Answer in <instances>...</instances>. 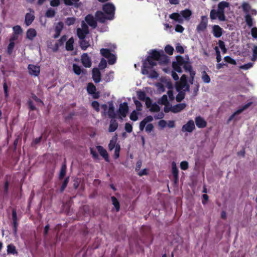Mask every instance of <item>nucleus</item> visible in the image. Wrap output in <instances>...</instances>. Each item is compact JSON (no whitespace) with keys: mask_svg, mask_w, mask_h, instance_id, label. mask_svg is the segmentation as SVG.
I'll return each instance as SVG.
<instances>
[{"mask_svg":"<svg viewBox=\"0 0 257 257\" xmlns=\"http://www.w3.org/2000/svg\"><path fill=\"white\" fill-rule=\"evenodd\" d=\"M176 50L178 53L180 54H183L184 53V48L179 43L177 44V46H176Z\"/></svg>","mask_w":257,"mask_h":257,"instance_id":"338daca9","label":"nucleus"},{"mask_svg":"<svg viewBox=\"0 0 257 257\" xmlns=\"http://www.w3.org/2000/svg\"><path fill=\"white\" fill-rule=\"evenodd\" d=\"M69 177L68 176V177H66L65 179V180H64V181L62 184V186L60 188V192H61V193L63 192L64 190L66 188V187L69 183Z\"/></svg>","mask_w":257,"mask_h":257,"instance_id":"a19ab883","label":"nucleus"},{"mask_svg":"<svg viewBox=\"0 0 257 257\" xmlns=\"http://www.w3.org/2000/svg\"><path fill=\"white\" fill-rule=\"evenodd\" d=\"M87 91L89 94H93L96 91V87L92 83H89L87 86Z\"/></svg>","mask_w":257,"mask_h":257,"instance_id":"473e14b6","label":"nucleus"},{"mask_svg":"<svg viewBox=\"0 0 257 257\" xmlns=\"http://www.w3.org/2000/svg\"><path fill=\"white\" fill-rule=\"evenodd\" d=\"M100 52L101 55L106 58H108L112 54L108 49L102 48L100 49Z\"/></svg>","mask_w":257,"mask_h":257,"instance_id":"2f4dec72","label":"nucleus"},{"mask_svg":"<svg viewBox=\"0 0 257 257\" xmlns=\"http://www.w3.org/2000/svg\"><path fill=\"white\" fill-rule=\"evenodd\" d=\"M30 74L38 76L40 74V68L33 64H29L28 67Z\"/></svg>","mask_w":257,"mask_h":257,"instance_id":"9d476101","label":"nucleus"},{"mask_svg":"<svg viewBox=\"0 0 257 257\" xmlns=\"http://www.w3.org/2000/svg\"><path fill=\"white\" fill-rule=\"evenodd\" d=\"M160 57L158 59V61L160 64H167L168 63L169 59L168 57L165 55L164 52L162 51L160 53Z\"/></svg>","mask_w":257,"mask_h":257,"instance_id":"4be33fe9","label":"nucleus"},{"mask_svg":"<svg viewBox=\"0 0 257 257\" xmlns=\"http://www.w3.org/2000/svg\"><path fill=\"white\" fill-rule=\"evenodd\" d=\"M27 38L33 40L37 36V32L35 29L33 28L29 29L27 31Z\"/></svg>","mask_w":257,"mask_h":257,"instance_id":"5701e85b","label":"nucleus"},{"mask_svg":"<svg viewBox=\"0 0 257 257\" xmlns=\"http://www.w3.org/2000/svg\"><path fill=\"white\" fill-rule=\"evenodd\" d=\"M176 61H175V62L177 63L179 65L182 66H183V65L185 64V63L186 62L184 58L181 56H177L176 57Z\"/></svg>","mask_w":257,"mask_h":257,"instance_id":"a18cd8bd","label":"nucleus"},{"mask_svg":"<svg viewBox=\"0 0 257 257\" xmlns=\"http://www.w3.org/2000/svg\"><path fill=\"white\" fill-rule=\"evenodd\" d=\"M201 78L202 81L205 83H209L210 82V78L205 71L202 72Z\"/></svg>","mask_w":257,"mask_h":257,"instance_id":"72a5a7b5","label":"nucleus"},{"mask_svg":"<svg viewBox=\"0 0 257 257\" xmlns=\"http://www.w3.org/2000/svg\"><path fill=\"white\" fill-rule=\"evenodd\" d=\"M195 123L198 128H204L207 125L206 121L201 116H197L195 119Z\"/></svg>","mask_w":257,"mask_h":257,"instance_id":"dca6fc26","label":"nucleus"},{"mask_svg":"<svg viewBox=\"0 0 257 257\" xmlns=\"http://www.w3.org/2000/svg\"><path fill=\"white\" fill-rule=\"evenodd\" d=\"M56 12L53 9L50 8L46 12L45 16L47 18H53L55 16Z\"/></svg>","mask_w":257,"mask_h":257,"instance_id":"58836bf2","label":"nucleus"},{"mask_svg":"<svg viewBox=\"0 0 257 257\" xmlns=\"http://www.w3.org/2000/svg\"><path fill=\"white\" fill-rule=\"evenodd\" d=\"M186 107V104L184 103L177 104L172 106V112L173 113H178L183 110Z\"/></svg>","mask_w":257,"mask_h":257,"instance_id":"a211bd4d","label":"nucleus"},{"mask_svg":"<svg viewBox=\"0 0 257 257\" xmlns=\"http://www.w3.org/2000/svg\"><path fill=\"white\" fill-rule=\"evenodd\" d=\"M165 51L166 53L171 55L173 53L174 48L171 45H168L165 47Z\"/></svg>","mask_w":257,"mask_h":257,"instance_id":"3c124183","label":"nucleus"},{"mask_svg":"<svg viewBox=\"0 0 257 257\" xmlns=\"http://www.w3.org/2000/svg\"><path fill=\"white\" fill-rule=\"evenodd\" d=\"M208 24V18L206 16H202L201 17V21L197 25L196 30L198 32L205 31Z\"/></svg>","mask_w":257,"mask_h":257,"instance_id":"39448f33","label":"nucleus"},{"mask_svg":"<svg viewBox=\"0 0 257 257\" xmlns=\"http://www.w3.org/2000/svg\"><path fill=\"white\" fill-rule=\"evenodd\" d=\"M102 10L108 15V20H111L114 18L115 7L111 3H107L103 5Z\"/></svg>","mask_w":257,"mask_h":257,"instance_id":"f03ea898","label":"nucleus"},{"mask_svg":"<svg viewBox=\"0 0 257 257\" xmlns=\"http://www.w3.org/2000/svg\"><path fill=\"white\" fill-rule=\"evenodd\" d=\"M183 68L184 69L186 72H189L190 71L193 70L192 67L190 63L187 61H186L185 64L183 66Z\"/></svg>","mask_w":257,"mask_h":257,"instance_id":"bf43d9fd","label":"nucleus"},{"mask_svg":"<svg viewBox=\"0 0 257 257\" xmlns=\"http://www.w3.org/2000/svg\"><path fill=\"white\" fill-rule=\"evenodd\" d=\"M178 92L179 93L176 97V100L177 102H180L183 99H184L185 96V93L184 91H182V90H180Z\"/></svg>","mask_w":257,"mask_h":257,"instance_id":"e433bc0d","label":"nucleus"},{"mask_svg":"<svg viewBox=\"0 0 257 257\" xmlns=\"http://www.w3.org/2000/svg\"><path fill=\"white\" fill-rule=\"evenodd\" d=\"M257 59V46H254L253 49V54L251 58L252 61H255Z\"/></svg>","mask_w":257,"mask_h":257,"instance_id":"774afa93","label":"nucleus"},{"mask_svg":"<svg viewBox=\"0 0 257 257\" xmlns=\"http://www.w3.org/2000/svg\"><path fill=\"white\" fill-rule=\"evenodd\" d=\"M108 115L109 118H114L116 117V114L114 111V107L112 101L108 102Z\"/></svg>","mask_w":257,"mask_h":257,"instance_id":"aec40b11","label":"nucleus"},{"mask_svg":"<svg viewBox=\"0 0 257 257\" xmlns=\"http://www.w3.org/2000/svg\"><path fill=\"white\" fill-rule=\"evenodd\" d=\"M91 105L92 107L97 111L98 112L100 110L99 108V103L97 101H93L91 103Z\"/></svg>","mask_w":257,"mask_h":257,"instance_id":"e2e57ef3","label":"nucleus"},{"mask_svg":"<svg viewBox=\"0 0 257 257\" xmlns=\"http://www.w3.org/2000/svg\"><path fill=\"white\" fill-rule=\"evenodd\" d=\"M117 112L122 117H126L128 112V106L127 103L124 102L122 103H120L119 104Z\"/></svg>","mask_w":257,"mask_h":257,"instance_id":"423d86ee","label":"nucleus"},{"mask_svg":"<svg viewBox=\"0 0 257 257\" xmlns=\"http://www.w3.org/2000/svg\"><path fill=\"white\" fill-rule=\"evenodd\" d=\"M35 19V16L33 14L27 13L25 16V22L27 26H30Z\"/></svg>","mask_w":257,"mask_h":257,"instance_id":"412c9836","label":"nucleus"},{"mask_svg":"<svg viewBox=\"0 0 257 257\" xmlns=\"http://www.w3.org/2000/svg\"><path fill=\"white\" fill-rule=\"evenodd\" d=\"M172 173L173 174V176H179V171L176 167V164L175 162H173L172 164Z\"/></svg>","mask_w":257,"mask_h":257,"instance_id":"de8ad7c7","label":"nucleus"},{"mask_svg":"<svg viewBox=\"0 0 257 257\" xmlns=\"http://www.w3.org/2000/svg\"><path fill=\"white\" fill-rule=\"evenodd\" d=\"M169 17L170 19L174 20L176 22H177L179 23H182L183 22L182 17L178 13H172L170 15Z\"/></svg>","mask_w":257,"mask_h":257,"instance_id":"b1692460","label":"nucleus"},{"mask_svg":"<svg viewBox=\"0 0 257 257\" xmlns=\"http://www.w3.org/2000/svg\"><path fill=\"white\" fill-rule=\"evenodd\" d=\"M12 219L13 223V232L15 235L17 232L18 222H17V213L16 209L14 208L12 210Z\"/></svg>","mask_w":257,"mask_h":257,"instance_id":"ddd939ff","label":"nucleus"},{"mask_svg":"<svg viewBox=\"0 0 257 257\" xmlns=\"http://www.w3.org/2000/svg\"><path fill=\"white\" fill-rule=\"evenodd\" d=\"M80 46L82 50H86L90 46V44L89 41L84 38V39H80Z\"/></svg>","mask_w":257,"mask_h":257,"instance_id":"c85d7f7f","label":"nucleus"},{"mask_svg":"<svg viewBox=\"0 0 257 257\" xmlns=\"http://www.w3.org/2000/svg\"><path fill=\"white\" fill-rule=\"evenodd\" d=\"M159 102L163 105H168L169 101L167 96L165 94L163 95L159 100Z\"/></svg>","mask_w":257,"mask_h":257,"instance_id":"09e8293b","label":"nucleus"},{"mask_svg":"<svg viewBox=\"0 0 257 257\" xmlns=\"http://www.w3.org/2000/svg\"><path fill=\"white\" fill-rule=\"evenodd\" d=\"M85 20L87 24L93 28H95L97 26L96 20L91 14L87 15L85 18Z\"/></svg>","mask_w":257,"mask_h":257,"instance_id":"1a4fd4ad","label":"nucleus"},{"mask_svg":"<svg viewBox=\"0 0 257 257\" xmlns=\"http://www.w3.org/2000/svg\"><path fill=\"white\" fill-rule=\"evenodd\" d=\"M13 29L14 31V34L18 35L21 34L23 32L22 28L19 25L14 26Z\"/></svg>","mask_w":257,"mask_h":257,"instance_id":"864d4df0","label":"nucleus"},{"mask_svg":"<svg viewBox=\"0 0 257 257\" xmlns=\"http://www.w3.org/2000/svg\"><path fill=\"white\" fill-rule=\"evenodd\" d=\"M118 127V123L115 120L111 119L110 122L108 131L110 133L114 132Z\"/></svg>","mask_w":257,"mask_h":257,"instance_id":"bb28decb","label":"nucleus"},{"mask_svg":"<svg viewBox=\"0 0 257 257\" xmlns=\"http://www.w3.org/2000/svg\"><path fill=\"white\" fill-rule=\"evenodd\" d=\"M8 254H18L16 246L13 244H10L7 246Z\"/></svg>","mask_w":257,"mask_h":257,"instance_id":"cd10ccee","label":"nucleus"},{"mask_svg":"<svg viewBox=\"0 0 257 257\" xmlns=\"http://www.w3.org/2000/svg\"><path fill=\"white\" fill-rule=\"evenodd\" d=\"M172 67L175 71L178 73H181L182 72L181 66L177 64V63L175 61L172 63Z\"/></svg>","mask_w":257,"mask_h":257,"instance_id":"ea45409f","label":"nucleus"},{"mask_svg":"<svg viewBox=\"0 0 257 257\" xmlns=\"http://www.w3.org/2000/svg\"><path fill=\"white\" fill-rule=\"evenodd\" d=\"M76 21V19L74 17H69L66 20V24L67 26H71L73 25Z\"/></svg>","mask_w":257,"mask_h":257,"instance_id":"8fccbe9b","label":"nucleus"},{"mask_svg":"<svg viewBox=\"0 0 257 257\" xmlns=\"http://www.w3.org/2000/svg\"><path fill=\"white\" fill-rule=\"evenodd\" d=\"M180 14L182 17L185 19L188 20L192 15V12L189 9H185V10L181 11Z\"/></svg>","mask_w":257,"mask_h":257,"instance_id":"c756f323","label":"nucleus"},{"mask_svg":"<svg viewBox=\"0 0 257 257\" xmlns=\"http://www.w3.org/2000/svg\"><path fill=\"white\" fill-rule=\"evenodd\" d=\"M130 118L133 121H137L138 119V113L136 110H133L131 112Z\"/></svg>","mask_w":257,"mask_h":257,"instance_id":"4d7b16f0","label":"nucleus"},{"mask_svg":"<svg viewBox=\"0 0 257 257\" xmlns=\"http://www.w3.org/2000/svg\"><path fill=\"white\" fill-rule=\"evenodd\" d=\"M161 52L156 50H152L147 58L144 61L142 67L143 74H148L149 70L151 69L157 65V61L160 57Z\"/></svg>","mask_w":257,"mask_h":257,"instance_id":"f257e3e1","label":"nucleus"},{"mask_svg":"<svg viewBox=\"0 0 257 257\" xmlns=\"http://www.w3.org/2000/svg\"><path fill=\"white\" fill-rule=\"evenodd\" d=\"M74 40L73 37L70 38L66 43L65 48L67 51H72L74 49Z\"/></svg>","mask_w":257,"mask_h":257,"instance_id":"393cba45","label":"nucleus"},{"mask_svg":"<svg viewBox=\"0 0 257 257\" xmlns=\"http://www.w3.org/2000/svg\"><path fill=\"white\" fill-rule=\"evenodd\" d=\"M218 45L220 48L221 49L222 52L223 53H226L227 52V49L225 47V43L223 41L219 40L218 41Z\"/></svg>","mask_w":257,"mask_h":257,"instance_id":"6e6d98bb","label":"nucleus"},{"mask_svg":"<svg viewBox=\"0 0 257 257\" xmlns=\"http://www.w3.org/2000/svg\"><path fill=\"white\" fill-rule=\"evenodd\" d=\"M107 67V62L105 59L102 58L99 64V67L100 69H103Z\"/></svg>","mask_w":257,"mask_h":257,"instance_id":"052dcab7","label":"nucleus"},{"mask_svg":"<svg viewBox=\"0 0 257 257\" xmlns=\"http://www.w3.org/2000/svg\"><path fill=\"white\" fill-rule=\"evenodd\" d=\"M82 29L78 28L77 30V34L78 38L80 39H84L86 36L89 33L88 26L84 23L82 24Z\"/></svg>","mask_w":257,"mask_h":257,"instance_id":"20e7f679","label":"nucleus"},{"mask_svg":"<svg viewBox=\"0 0 257 257\" xmlns=\"http://www.w3.org/2000/svg\"><path fill=\"white\" fill-rule=\"evenodd\" d=\"M187 84V77L186 75L183 74L181 77L180 82L176 85V90L177 91H179L182 89H183Z\"/></svg>","mask_w":257,"mask_h":257,"instance_id":"0eeeda50","label":"nucleus"},{"mask_svg":"<svg viewBox=\"0 0 257 257\" xmlns=\"http://www.w3.org/2000/svg\"><path fill=\"white\" fill-rule=\"evenodd\" d=\"M150 110L152 112H158L160 110V107L157 104L155 103L151 105Z\"/></svg>","mask_w":257,"mask_h":257,"instance_id":"13d9d810","label":"nucleus"},{"mask_svg":"<svg viewBox=\"0 0 257 257\" xmlns=\"http://www.w3.org/2000/svg\"><path fill=\"white\" fill-rule=\"evenodd\" d=\"M66 170H67L66 164V162H64L61 166V170H60V173H59V179L60 180H62L64 178L65 176L66 175Z\"/></svg>","mask_w":257,"mask_h":257,"instance_id":"a878e982","label":"nucleus"},{"mask_svg":"<svg viewBox=\"0 0 257 257\" xmlns=\"http://www.w3.org/2000/svg\"><path fill=\"white\" fill-rule=\"evenodd\" d=\"M107 59H108V63L109 65H113L116 62V58L113 54Z\"/></svg>","mask_w":257,"mask_h":257,"instance_id":"5fc2aeb1","label":"nucleus"},{"mask_svg":"<svg viewBox=\"0 0 257 257\" xmlns=\"http://www.w3.org/2000/svg\"><path fill=\"white\" fill-rule=\"evenodd\" d=\"M95 19L101 23H104L106 20H108V17H106L104 14L100 11H97L95 14Z\"/></svg>","mask_w":257,"mask_h":257,"instance_id":"f8f14e48","label":"nucleus"},{"mask_svg":"<svg viewBox=\"0 0 257 257\" xmlns=\"http://www.w3.org/2000/svg\"><path fill=\"white\" fill-rule=\"evenodd\" d=\"M111 200L112 203V204L114 205L115 210L117 212L119 211L120 209V204L117 198L114 196L111 197Z\"/></svg>","mask_w":257,"mask_h":257,"instance_id":"7c9ffc66","label":"nucleus"},{"mask_svg":"<svg viewBox=\"0 0 257 257\" xmlns=\"http://www.w3.org/2000/svg\"><path fill=\"white\" fill-rule=\"evenodd\" d=\"M212 33L216 38L220 37L223 34V29L218 25H213L212 26Z\"/></svg>","mask_w":257,"mask_h":257,"instance_id":"4468645a","label":"nucleus"},{"mask_svg":"<svg viewBox=\"0 0 257 257\" xmlns=\"http://www.w3.org/2000/svg\"><path fill=\"white\" fill-rule=\"evenodd\" d=\"M96 148L100 155L106 161L108 162L109 157L106 150L104 149L101 146H98L96 147Z\"/></svg>","mask_w":257,"mask_h":257,"instance_id":"f3484780","label":"nucleus"},{"mask_svg":"<svg viewBox=\"0 0 257 257\" xmlns=\"http://www.w3.org/2000/svg\"><path fill=\"white\" fill-rule=\"evenodd\" d=\"M148 75H149V77L151 78H157L159 76L158 73L155 70H151Z\"/></svg>","mask_w":257,"mask_h":257,"instance_id":"680f3d73","label":"nucleus"},{"mask_svg":"<svg viewBox=\"0 0 257 257\" xmlns=\"http://www.w3.org/2000/svg\"><path fill=\"white\" fill-rule=\"evenodd\" d=\"M73 70L74 72L77 75H80L81 72H83L81 67L76 64L73 65Z\"/></svg>","mask_w":257,"mask_h":257,"instance_id":"4c0bfd02","label":"nucleus"},{"mask_svg":"<svg viewBox=\"0 0 257 257\" xmlns=\"http://www.w3.org/2000/svg\"><path fill=\"white\" fill-rule=\"evenodd\" d=\"M224 60L227 63L232 65H236V64L235 60L228 56L224 57Z\"/></svg>","mask_w":257,"mask_h":257,"instance_id":"603ef678","label":"nucleus"},{"mask_svg":"<svg viewBox=\"0 0 257 257\" xmlns=\"http://www.w3.org/2000/svg\"><path fill=\"white\" fill-rule=\"evenodd\" d=\"M137 95L138 97V98L142 100V101H145V99L147 98L146 94L144 91H139L137 92Z\"/></svg>","mask_w":257,"mask_h":257,"instance_id":"37998d69","label":"nucleus"},{"mask_svg":"<svg viewBox=\"0 0 257 257\" xmlns=\"http://www.w3.org/2000/svg\"><path fill=\"white\" fill-rule=\"evenodd\" d=\"M229 7V3L225 2L222 1L218 3L217 5V11L220 14V18L223 19H226V17L225 16V8Z\"/></svg>","mask_w":257,"mask_h":257,"instance_id":"7ed1b4c3","label":"nucleus"},{"mask_svg":"<svg viewBox=\"0 0 257 257\" xmlns=\"http://www.w3.org/2000/svg\"><path fill=\"white\" fill-rule=\"evenodd\" d=\"M92 78L95 83H98L101 80V73L99 69L94 68L92 69Z\"/></svg>","mask_w":257,"mask_h":257,"instance_id":"2eb2a0df","label":"nucleus"},{"mask_svg":"<svg viewBox=\"0 0 257 257\" xmlns=\"http://www.w3.org/2000/svg\"><path fill=\"white\" fill-rule=\"evenodd\" d=\"M210 18L212 20H214L218 18V19L220 21H225L226 19H223L221 18H220V14L218 13V11L214 9H212L210 11Z\"/></svg>","mask_w":257,"mask_h":257,"instance_id":"6ab92c4d","label":"nucleus"},{"mask_svg":"<svg viewBox=\"0 0 257 257\" xmlns=\"http://www.w3.org/2000/svg\"><path fill=\"white\" fill-rule=\"evenodd\" d=\"M252 104V102H249L243 105L241 108L238 109L236 110V113H241L243 110L248 108L251 104Z\"/></svg>","mask_w":257,"mask_h":257,"instance_id":"c03bdc74","label":"nucleus"},{"mask_svg":"<svg viewBox=\"0 0 257 257\" xmlns=\"http://www.w3.org/2000/svg\"><path fill=\"white\" fill-rule=\"evenodd\" d=\"M241 6L243 11L246 14H248L249 11L250 9V6H249V5L247 3L244 2L242 3Z\"/></svg>","mask_w":257,"mask_h":257,"instance_id":"49530a36","label":"nucleus"},{"mask_svg":"<svg viewBox=\"0 0 257 257\" xmlns=\"http://www.w3.org/2000/svg\"><path fill=\"white\" fill-rule=\"evenodd\" d=\"M15 42H10V43L8 46L7 50V53L9 55H11L12 54L13 49L15 47Z\"/></svg>","mask_w":257,"mask_h":257,"instance_id":"79ce46f5","label":"nucleus"},{"mask_svg":"<svg viewBox=\"0 0 257 257\" xmlns=\"http://www.w3.org/2000/svg\"><path fill=\"white\" fill-rule=\"evenodd\" d=\"M62 28H63L62 25H61L60 26H57L55 27V33L53 36V37L55 39L58 38L59 37V36L60 35Z\"/></svg>","mask_w":257,"mask_h":257,"instance_id":"c9c22d12","label":"nucleus"},{"mask_svg":"<svg viewBox=\"0 0 257 257\" xmlns=\"http://www.w3.org/2000/svg\"><path fill=\"white\" fill-rule=\"evenodd\" d=\"M245 21L249 27H251L253 26L252 18L249 14H247L245 16Z\"/></svg>","mask_w":257,"mask_h":257,"instance_id":"f704fd0d","label":"nucleus"},{"mask_svg":"<svg viewBox=\"0 0 257 257\" xmlns=\"http://www.w3.org/2000/svg\"><path fill=\"white\" fill-rule=\"evenodd\" d=\"M81 62L83 65L86 68H89L91 66V61L87 53H83L81 56Z\"/></svg>","mask_w":257,"mask_h":257,"instance_id":"9b49d317","label":"nucleus"},{"mask_svg":"<svg viewBox=\"0 0 257 257\" xmlns=\"http://www.w3.org/2000/svg\"><path fill=\"white\" fill-rule=\"evenodd\" d=\"M189 165L187 161H182L180 163V168L183 170H186L188 168Z\"/></svg>","mask_w":257,"mask_h":257,"instance_id":"69168bd1","label":"nucleus"},{"mask_svg":"<svg viewBox=\"0 0 257 257\" xmlns=\"http://www.w3.org/2000/svg\"><path fill=\"white\" fill-rule=\"evenodd\" d=\"M124 129L126 132L131 133L133 131V126L131 123L126 122L125 124Z\"/></svg>","mask_w":257,"mask_h":257,"instance_id":"0e129e2a","label":"nucleus"},{"mask_svg":"<svg viewBox=\"0 0 257 257\" xmlns=\"http://www.w3.org/2000/svg\"><path fill=\"white\" fill-rule=\"evenodd\" d=\"M195 128V126L193 120H190L182 126V131L183 132L191 133Z\"/></svg>","mask_w":257,"mask_h":257,"instance_id":"6e6552de","label":"nucleus"}]
</instances>
